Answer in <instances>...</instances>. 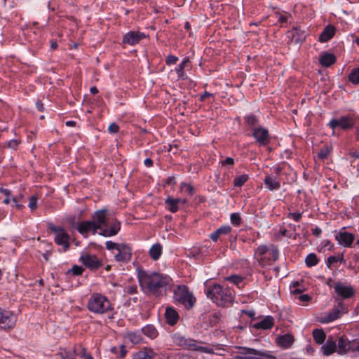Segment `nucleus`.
<instances>
[{"instance_id": "obj_1", "label": "nucleus", "mask_w": 359, "mask_h": 359, "mask_svg": "<svg viewBox=\"0 0 359 359\" xmlns=\"http://www.w3.org/2000/svg\"><path fill=\"white\" fill-rule=\"evenodd\" d=\"M137 278L143 292L155 296L161 294L170 282L168 276L145 271H139Z\"/></svg>"}, {"instance_id": "obj_2", "label": "nucleus", "mask_w": 359, "mask_h": 359, "mask_svg": "<svg viewBox=\"0 0 359 359\" xmlns=\"http://www.w3.org/2000/svg\"><path fill=\"white\" fill-rule=\"evenodd\" d=\"M92 220L97 230H100V235L104 237H111L116 235L121 229V223L117 220L110 222L107 217V210H99L94 212Z\"/></svg>"}, {"instance_id": "obj_3", "label": "nucleus", "mask_w": 359, "mask_h": 359, "mask_svg": "<svg viewBox=\"0 0 359 359\" xmlns=\"http://www.w3.org/2000/svg\"><path fill=\"white\" fill-rule=\"evenodd\" d=\"M88 309L95 314L109 313V318H114V307L109 299L100 293H93L89 298L87 305Z\"/></svg>"}, {"instance_id": "obj_4", "label": "nucleus", "mask_w": 359, "mask_h": 359, "mask_svg": "<svg viewBox=\"0 0 359 359\" xmlns=\"http://www.w3.org/2000/svg\"><path fill=\"white\" fill-rule=\"evenodd\" d=\"M207 297L217 306L225 307L233 300V292L229 288H224L219 284H215L207 291Z\"/></svg>"}, {"instance_id": "obj_5", "label": "nucleus", "mask_w": 359, "mask_h": 359, "mask_svg": "<svg viewBox=\"0 0 359 359\" xmlns=\"http://www.w3.org/2000/svg\"><path fill=\"white\" fill-rule=\"evenodd\" d=\"M174 298L187 309L193 307L196 300L185 285H179L174 290Z\"/></svg>"}, {"instance_id": "obj_6", "label": "nucleus", "mask_w": 359, "mask_h": 359, "mask_svg": "<svg viewBox=\"0 0 359 359\" xmlns=\"http://www.w3.org/2000/svg\"><path fill=\"white\" fill-rule=\"evenodd\" d=\"M238 353L233 359H263L269 358L270 354L266 351L257 350L252 348L238 346Z\"/></svg>"}, {"instance_id": "obj_7", "label": "nucleus", "mask_w": 359, "mask_h": 359, "mask_svg": "<svg viewBox=\"0 0 359 359\" xmlns=\"http://www.w3.org/2000/svg\"><path fill=\"white\" fill-rule=\"evenodd\" d=\"M176 342L178 345L183 346L184 348L188 350L198 351L207 353L212 352L211 348L200 346L196 340L192 339H187L184 337H177L176 338Z\"/></svg>"}, {"instance_id": "obj_8", "label": "nucleus", "mask_w": 359, "mask_h": 359, "mask_svg": "<svg viewBox=\"0 0 359 359\" xmlns=\"http://www.w3.org/2000/svg\"><path fill=\"white\" fill-rule=\"evenodd\" d=\"M355 124V120L352 116L347 115L339 117V118L331 119L328 126L334 130L339 128L344 130L351 129Z\"/></svg>"}, {"instance_id": "obj_9", "label": "nucleus", "mask_w": 359, "mask_h": 359, "mask_svg": "<svg viewBox=\"0 0 359 359\" xmlns=\"http://www.w3.org/2000/svg\"><path fill=\"white\" fill-rule=\"evenodd\" d=\"M50 229L55 233V242L58 245H62L65 250L69 248V236L65 230L60 226L50 225Z\"/></svg>"}, {"instance_id": "obj_10", "label": "nucleus", "mask_w": 359, "mask_h": 359, "mask_svg": "<svg viewBox=\"0 0 359 359\" xmlns=\"http://www.w3.org/2000/svg\"><path fill=\"white\" fill-rule=\"evenodd\" d=\"M333 288L341 300L351 298L355 294V290L350 284L337 281L334 283Z\"/></svg>"}, {"instance_id": "obj_11", "label": "nucleus", "mask_w": 359, "mask_h": 359, "mask_svg": "<svg viewBox=\"0 0 359 359\" xmlns=\"http://www.w3.org/2000/svg\"><path fill=\"white\" fill-rule=\"evenodd\" d=\"M337 304L327 313L324 317L322 318L321 323H329L341 317V316L346 312L342 300L337 299Z\"/></svg>"}, {"instance_id": "obj_12", "label": "nucleus", "mask_w": 359, "mask_h": 359, "mask_svg": "<svg viewBox=\"0 0 359 359\" xmlns=\"http://www.w3.org/2000/svg\"><path fill=\"white\" fill-rule=\"evenodd\" d=\"M17 318L14 313L10 311L4 310L0 308V328L9 330L13 328L16 323Z\"/></svg>"}, {"instance_id": "obj_13", "label": "nucleus", "mask_w": 359, "mask_h": 359, "mask_svg": "<svg viewBox=\"0 0 359 359\" xmlns=\"http://www.w3.org/2000/svg\"><path fill=\"white\" fill-rule=\"evenodd\" d=\"M335 239L338 244L344 248H351L355 240V236L344 230V228L335 233Z\"/></svg>"}, {"instance_id": "obj_14", "label": "nucleus", "mask_w": 359, "mask_h": 359, "mask_svg": "<svg viewBox=\"0 0 359 359\" xmlns=\"http://www.w3.org/2000/svg\"><path fill=\"white\" fill-rule=\"evenodd\" d=\"M252 135L260 146H265L269 142V134L266 128L259 126L252 128Z\"/></svg>"}, {"instance_id": "obj_15", "label": "nucleus", "mask_w": 359, "mask_h": 359, "mask_svg": "<svg viewBox=\"0 0 359 359\" xmlns=\"http://www.w3.org/2000/svg\"><path fill=\"white\" fill-rule=\"evenodd\" d=\"M132 249L126 244H121L117 250V253L114 255V258L117 262H128L131 259Z\"/></svg>"}, {"instance_id": "obj_16", "label": "nucleus", "mask_w": 359, "mask_h": 359, "mask_svg": "<svg viewBox=\"0 0 359 359\" xmlns=\"http://www.w3.org/2000/svg\"><path fill=\"white\" fill-rule=\"evenodd\" d=\"M80 261L90 270H95L102 266V262L95 256L85 254L80 257Z\"/></svg>"}, {"instance_id": "obj_17", "label": "nucleus", "mask_w": 359, "mask_h": 359, "mask_svg": "<svg viewBox=\"0 0 359 359\" xmlns=\"http://www.w3.org/2000/svg\"><path fill=\"white\" fill-rule=\"evenodd\" d=\"M144 37L145 34L142 32L131 31L123 36V43L133 46L138 43Z\"/></svg>"}, {"instance_id": "obj_18", "label": "nucleus", "mask_w": 359, "mask_h": 359, "mask_svg": "<svg viewBox=\"0 0 359 359\" xmlns=\"http://www.w3.org/2000/svg\"><path fill=\"white\" fill-rule=\"evenodd\" d=\"M78 231L84 236H87L89 233L95 234L97 232L93 220L84 221L79 224Z\"/></svg>"}, {"instance_id": "obj_19", "label": "nucleus", "mask_w": 359, "mask_h": 359, "mask_svg": "<svg viewBox=\"0 0 359 359\" xmlns=\"http://www.w3.org/2000/svg\"><path fill=\"white\" fill-rule=\"evenodd\" d=\"M352 343L345 337H341L338 341L337 352L339 355H344L353 349Z\"/></svg>"}, {"instance_id": "obj_20", "label": "nucleus", "mask_w": 359, "mask_h": 359, "mask_svg": "<svg viewBox=\"0 0 359 359\" xmlns=\"http://www.w3.org/2000/svg\"><path fill=\"white\" fill-rule=\"evenodd\" d=\"M276 341L280 347L287 349L291 347L294 341V338L292 334H286L278 337Z\"/></svg>"}, {"instance_id": "obj_21", "label": "nucleus", "mask_w": 359, "mask_h": 359, "mask_svg": "<svg viewBox=\"0 0 359 359\" xmlns=\"http://www.w3.org/2000/svg\"><path fill=\"white\" fill-rule=\"evenodd\" d=\"M156 353L150 348H144L133 355V359H154Z\"/></svg>"}, {"instance_id": "obj_22", "label": "nucleus", "mask_w": 359, "mask_h": 359, "mask_svg": "<svg viewBox=\"0 0 359 359\" xmlns=\"http://www.w3.org/2000/svg\"><path fill=\"white\" fill-rule=\"evenodd\" d=\"M336 62V57L332 53H323L319 57V62L323 67H329Z\"/></svg>"}, {"instance_id": "obj_23", "label": "nucleus", "mask_w": 359, "mask_h": 359, "mask_svg": "<svg viewBox=\"0 0 359 359\" xmlns=\"http://www.w3.org/2000/svg\"><path fill=\"white\" fill-rule=\"evenodd\" d=\"M335 28L332 25H327L325 27L323 31L319 36V41L320 42H327L330 40L335 34Z\"/></svg>"}, {"instance_id": "obj_24", "label": "nucleus", "mask_w": 359, "mask_h": 359, "mask_svg": "<svg viewBox=\"0 0 359 359\" xmlns=\"http://www.w3.org/2000/svg\"><path fill=\"white\" fill-rule=\"evenodd\" d=\"M337 350L336 342L332 339H328L327 341L321 346L323 353L326 355H330Z\"/></svg>"}, {"instance_id": "obj_25", "label": "nucleus", "mask_w": 359, "mask_h": 359, "mask_svg": "<svg viewBox=\"0 0 359 359\" xmlns=\"http://www.w3.org/2000/svg\"><path fill=\"white\" fill-rule=\"evenodd\" d=\"M189 63V58L186 57L182 60L181 63L176 67L175 72L179 79L184 80L187 78V74L184 72V69L188 66Z\"/></svg>"}, {"instance_id": "obj_26", "label": "nucleus", "mask_w": 359, "mask_h": 359, "mask_svg": "<svg viewBox=\"0 0 359 359\" xmlns=\"http://www.w3.org/2000/svg\"><path fill=\"white\" fill-rule=\"evenodd\" d=\"M288 36L291 38L292 42L299 43L305 39L304 32L302 30L294 28L288 32Z\"/></svg>"}, {"instance_id": "obj_27", "label": "nucleus", "mask_w": 359, "mask_h": 359, "mask_svg": "<svg viewBox=\"0 0 359 359\" xmlns=\"http://www.w3.org/2000/svg\"><path fill=\"white\" fill-rule=\"evenodd\" d=\"M264 184L270 191L278 190L280 188V183L276 178L270 175L265 177L264 180Z\"/></svg>"}, {"instance_id": "obj_28", "label": "nucleus", "mask_w": 359, "mask_h": 359, "mask_svg": "<svg viewBox=\"0 0 359 359\" xmlns=\"http://www.w3.org/2000/svg\"><path fill=\"white\" fill-rule=\"evenodd\" d=\"M165 316L166 322L170 325H175L179 319V315L175 309L170 307L166 309Z\"/></svg>"}, {"instance_id": "obj_29", "label": "nucleus", "mask_w": 359, "mask_h": 359, "mask_svg": "<svg viewBox=\"0 0 359 359\" xmlns=\"http://www.w3.org/2000/svg\"><path fill=\"white\" fill-rule=\"evenodd\" d=\"M273 318L270 316H267L263 320L257 322L254 325V327L256 329L267 330L271 329L273 325Z\"/></svg>"}, {"instance_id": "obj_30", "label": "nucleus", "mask_w": 359, "mask_h": 359, "mask_svg": "<svg viewBox=\"0 0 359 359\" xmlns=\"http://www.w3.org/2000/svg\"><path fill=\"white\" fill-rule=\"evenodd\" d=\"M231 231L230 226H222L210 233V238L213 241H217L221 235L229 234Z\"/></svg>"}, {"instance_id": "obj_31", "label": "nucleus", "mask_w": 359, "mask_h": 359, "mask_svg": "<svg viewBox=\"0 0 359 359\" xmlns=\"http://www.w3.org/2000/svg\"><path fill=\"white\" fill-rule=\"evenodd\" d=\"M58 355L62 359H75L76 351L74 348H60Z\"/></svg>"}, {"instance_id": "obj_32", "label": "nucleus", "mask_w": 359, "mask_h": 359, "mask_svg": "<svg viewBox=\"0 0 359 359\" xmlns=\"http://www.w3.org/2000/svg\"><path fill=\"white\" fill-rule=\"evenodd\" d=\"M149 253L154 260H158L162 254V246L159 243L154 244L149 249Z\"/></svg>"}, {"instance_id": "obj_33", "label": "nucleus", "mask_w": 359, "mask_h": 359, "mask_svg": "<svg viewBox=\"0 0 359 359\" xmlns=\"http://www.w3.org/2000/svg\"><path fill=\"white\" fill-rule=\"evenodd\" d=\"M142 330L143 334L150 339H155L158 334L157 330L152 325L144 326Z\"/></svg>"}, {"instance_id": "obj_34", "label": "nucleus", "mask_w": 359, "mask_h": 359, "mask_svg": "<svg viewBox=\"0 0 359 359\" xmlns=\"http://www.w3.org/2000/svg\"><path fill=\"white\" fill-rule=\"evenodd\" d=\"M165 203L167 209L171 212L175 213L178 211L179 205L176 202L175 198L169 196L165 200Z\"/></svg>"}, {"instance_id": "obj_35", "label": "nucleus", "mask_w": 359, "mask_h": 359, "mask_svg": "<svg viewBox=\"0 0 359 359\" xmlns=\"http://www.w3.org/2000/svg\"><path fill=\"white\" fill-rule=\"evenodd\" d=\"M348 81L355 86L359 85V67L353 68L348 75Z\"/></svg>"}, {"instance_id": "obj_36", "label": "nucleus", "mask_w": 359, "mask_h": 359, "mask_svg": "<svg viewBox=\"0 0 359 359\" xmlns=\"http://www.w3.org/2000/svg\"><path fill=\"white\" fill-rule=\"evenodd\" d=\"M313 337L317 344H322L325 340L326 334L323 330L316 329L313 331Z\"/></svg>"}, {"instance_id": "obj_37", "label": "nucleus", "mask_w": 359, "mask_h": 359, "mask_svg": "<svg viewBox=\"0 0 359 359\" xmlns=\"http://www.w3.org/2000/svg\"><path fill=\"white\" fill-rule=\"evenodd\" d=\"M245 122L247 123V125L251 128V130H252V128L259 127V120L256 116L254 114H250L248 116H245L244 118Z\"/></svg>"}, {"instance_id": "obj_38", "label": "nucleus", "mask_w": 359, "mask_h": 359, "mask_svg": "<svg viewBox=\"0 0 359 359\" xmlns=\"http://www.w3.org/2000/svg\"><path fill=\"white\" fill-rule=\"evenodd\" d=\"M249 179V177L246 174H243L237 176L233 180V185L235 187H242Z\"/></svg>"}, {"instance_id": "obj_39", "label": "nucleus", "mask_w": 359, "mask_h": 359, "mask_svg": "<svg viewBox=\"0 0 359 359\" xmlns=\"http://www.w3.org/2000/svg\"><path fill=\"white\" fill-rule=\"evenodd\" d=\"M305 262L307 266L312 267L318 264V260L316 255L314 253H311L308 255L307 257H306Z\"/></svg>"}, {"instance_id": "obj_40", "label": "nucleus", "mask_w": 359, "mask_h": 359, "mask_svg": "<svg viewBox=\"0 0 359 359\" xmlns=\"http://www.w3.org/2000/svg\"><path fill=\"white\" fill-rule=\"evenodd\" d=\"M270 248H268L266 245H259L255 252V257L257 259L259 257L264 256L269 254Z\"/></svg>"}, {"instance_id": "obj_41", "label": "nucleus", "mask_w": 359, "mask_h": 359, "mask_svg": "<svg viewBox=\"0 0 359 359\" xmlns=\"http://www.w3.org/2000/svg\"><path fill=\"white\" fill-rule=\"evenodd\" d=\"M224 280L233 283L236 285H239L243 280V278L238 275H231L224 278Z\"/></svg>"}, {"instance_id": "obj_42", "label": "nucleus", "mask_w": 359, "mask_h": 359, "mask_svg": "<svg viewBox=\"0 0 359 359\" xmlns=\"http://www.w3.org/2000/svg\"><path fill=\"white\" fill-rule=\"evenodd\" d=\"M180 190L182 192L187 193L190 196H193L194 194V188L189 184L184 182L181 183Z\"/></svg>"}, {"instance_id": "obj_43", "label": "nucleus", "mask_w": 359, "mask_h": 359, "mask_svg": "<svg viewBox=\"0 0 359 359\" xmlns=\"http://www.w3.org/2000/svg\"><path fill=\"white\" fill-rule=\"evenodd\" d=\"M258 264L262 267H265L267 265L271 264V258L269 255H266L264 256L259 257L257 259Z\"/></svg>"}, {"instance_id": "obj_44", "label": "nucleus", "mask_w": 359, "mask_h": 359, "mask_svg": "<svg viewBox=\"0 0 359 359\" xmlns=\"http://www.w3.org/2000/svg\"><path fill=\"white\" fill-rule=\"evenodd\" d=\"M344 258L342 256L336 257V256H330L327 259V264L329 267H330L333 264L337 263L339 262H344Z\"/></svg>"}, {"instance_id": "obj_45", "label": "nucleus", "mask_w": 359, "mask_h": 359, "mask_svg": "<svg viewBox=\"0 0 359 359\" xmlns=\"http://www.w3.org/2000/svg\"><path fill=\"white\" fill-rule=\"evenodd\" d=\"M268 255H269V257L271 258V260L273 262L276 261L279 257V252H278V249L273 246L269 249Z\"/></svg>"}, {"instance_id": "obj_46", "label": "nucleus", "mask_w": 359, "mask_h": 359, "mask_svg": "<svg viewBox=\"0 0 359 359\" xmlns=\"http://www.w3.org/2000/svg\"><path fill=\"white\" fill-rule=\"evenodd\" d=\"M231 222L235 226H239L241 222V218L238 213H232L230 216Z\"/></svg>"}, {"instance_id": "obj_47", "label": "nucleus", "mask_w": 359, "mask_h": 359, "mask_svg": "<svg viewBox=\"0 0 359 359\" xmlns=\"http://www.w3.org/2000/svg\"><path fill=\"white\" fill-rule=\"evenodd\" d=\"M83 271V269L81 266L74 265L72 268L67 271V273H72L75 276L81 275Z\"/></svg>"}, {"instance_id": "obj_48", "label": "nucleus", "mask_w": 359, "mask_h": 359, "mask_svg": "<svg viewBox=\"0 0 359 359\" xmlns=\"http://www.w3.org/2000/svg\"><path fill=\"white\" fill-rule=\"evenodd\" d=\"M0 192L4 194L5 196H7V198H5V199L4 200V203L8 204L11 202L10 198L12 196L11 191L9 189L1 187Z\"/></svg>"}, {"instance_id": "obj_49", "label": "nucleus", "mask_w": 359, "mask_h": 359, "mask_svg": "<svg viewBox=\"0 0 359 359\" xmlns=\"http://www.w3.org/2000/svg\"><path fill=\"white\" fill-rule=\"evenodd\" d=\"M20 142L21 141L20 140H11L7 142V147L11 149H16Z\"/></svg>"}, {"instance_id": "obj_50", "label": "nucleus", "mask_w": 359, "mask_h": 359, "mask_svg": "<svg viewBox=\"0 0 359 359\" xmlns=\"http://www.w3.org/2000/svg\"><path fill=\"white\" fill-rule=\"evenodd\" d=\"M105 245H106V248L109 250H117L118 247L121 245V244L112 242L111 241H107Z\"/></svg>"}, {"instance_id": "obj_51", "label": "nucleus", "mask_w": 359, "mask_h": 359, "mask_svg": "<svg viewBox=\"0 0 359 359\" xmlns=\"http://www.w3.org/2000/svg\"><path fill=\"white\" fill-rule=\"evenodd\" d=\"M137 287L135 285H130L125 287L124 291L128 294H133L137 292Z\"/></svg>"}, {"instance_id": "obj_52", "label": "nucleus", "mask_w": 359, "mask_h": 359, "mask_svg": "<svg viewBox=\"0 0 359 359\" xmlns=\"http://www.w3.org/2000/svg\"><path fill=\"white\" fill-rule=\"evenodd\" d=\"M28 206L32 210H35L36 208L37 198L36 196H32L29 198V202Z\"/></svg>"}, {"instance_id": "obj_53", "label": "nucleus", "mask_w": 359, "mask_h": 359, "mask_svg": "<svg viewBox=\"0 0 359 359\" xmlns=\"http://www.w3.org/2000/svg\"><path fill=\"white\" fill-rule=\"evenodd\" d=\"M119 127L116 123H111L108 127V131L111 134H115L118 132Z\"/></svg>"}, {"instance_id": "obj_54", "label": "nucleus", "mask_w": 359, "mask_h": 359, "mask_svg": "<svg viewBox=\"0 0 359 359\" xmlns=\"http://www.w3.org/2000/svg\"><path fill=\"white\" fill-rule=\"evenodd\" d=\"M178 60V57L173 55H170L167 57L166 58V64L168 65H173V64H175Z\"/></svg>"}, {"instance_id": "obj_55", "label": "nucleus", "mask_w": 359, "mask_h": 359, "mask_svg": "<svg viewBox=\"0 0 359 359\" xmlns=\"http://www.w3.org/2000/svg\"><path fill=\"white\" fill-rule=\"evenodd\" d=\"M288 217L292 218L295 222H299L302 218V213L300 212H290Z\"/></svg>"}, {"instance_id": "obj_56", "label": "nucleus", "mask_w": 359, "mask_h": 359, "mask_svg": "<svg viewBox=\"0 0 359 359\" xmlns=\"http://www.w3.org/2000/svg\"><path fill=\"white\" fill-rule=\"evenodd\" d=\"M80 355L82 359H94L90 353L86 352L84 348H81Z\"/></svg>"}, {"instance_id": "obj_57", "label": "nucleus", "mask_w": 359, "mask_h": 359, "mask_svg": "<svg viewBox=\"0 0 359 359\" xmlns=\"http://www.w3.org/2000/svg\"><path fill=\"white\" fill-rule=\"evenodd\" d=\"M11 201L13 203V205L16 207L17 209L21 210L24 206L22 204L18 203V198L17 197H13V196L10 198Z\"/></svg>"}, {"instance_id": "obj_58", "label": "nucleus", "mask_w": 359, "mask_h": 359, "mask_svg": "<svg viewBox=\"0 0 359 359\" xmlns=\"http://www.w3.org/2000/svg\"><path fill=\"white\" fill-rule=\"evenodd\" d=\"M222 165H233L234 164V160L231 157H227L225 160L221 162Z\"/></svg>"}, {"instance_id": "obj_59", "label": "nucleus", "mask_w": 359, "mask_h": 359, "mask_svg": "<svg viewBox=\"0 0 359 359\" xmlns=\"http://www.w3.org/2000/svg\"><path fill=\"white\" fill-rule=\"evenodd\" d=\"M298 299L300 302H308L310 301L311 299V297L308 294H300L299 297H298Z\"/></svg>"}, {"instance_id": "obj_60", "label": "nucleus", "mask_w": 359, "mask_h": 359, "mask_svg": "<svg viewBox=\"0 0 359 359\" xmlns=\"http://www.w3.org/2000/svg\"><path fill=\"white\" fill-rule=\"evenodd\" d=\"M328 151L327 150H321L319 153H318V156L320 158H327V156H328Z\"/></svg>"}, {"instance_id": "obj_61", "label": "nucleus", "mask_w": 359, "mask_h": 359, "mask_svg": "<svg viewBox=\"0 0 359 359\" xmlns=\"http://www.w3.org/2000/svg\"><path fill=\"white\" fill-rule=\"evenodd\" d=\"M130 341L133 344H138L140 342V338L136 334H133L130 336Z\"/></svg>"}, {"instance_id": "obj_62", "label": "nucleus", "mask_w": 359, "mask_h": 359, "mask_svg": "<svg viewBox=\"0 0 359 359\" xmlns=\"http://www.w3.org/2000/svg\"><path fill=\"white\" fill-rule=\"evenodd\" d=\"M36 107L37 109L40 111H42L43 110V104L41 102V100H37L36 102Z\"/></svg>"}, {"instance_id": "obj_63", "label": "nucleus", "mask_w": 359, "mask_h": 359, "mask_svg": "<svg viewBox=\"0 0 359 359\" xmlns=\"http://www.w3.org/2000/svg\"><path fill=\"white\" fill-rule=\"evenodd\" d=\"M144 164L147 167H151L153 165V161L151 158H147L144 161Z\"/></svg>"}, {"instance_id": "obj_64", "label": "nucleus", "mask_w": 359, "mask_h": 359, "mask_svg": "<svg viewBox=\"0 0 359 359\" xmlns=\"http://www.w3.org/2000/svg\"><path fill=\"white\" fill-rule=\"evenodd\" d=\"M290 291L293 294H300L302 292V290L299 287H290Z\"/></svg>"}]
</instances>
